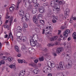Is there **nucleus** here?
Wrapping results in <instances>:
<instances>
[{
	"mask_svg": "<svg viewBox=\"0 0 76 76\" xmlns=\"http://www.w3.org/2000/svg\"><path fill=\"white\" fill-rule=\"evenodd\" d=\"M30 15L28 13H27L26 14L25 16H23L21 18V21L23 22H25V20L26 21H28L29 20V18Z\"/></svg>",
	"mask_w": 76,
	"mask_h": 76,
	"instance_id": "3",
	"label": "nucleus"
},
{
	"mask_svg": "<svg viewBox=\"0 0 76 76\" xmlns=\"http://www.w3.org/2000/svg\"><path fill=\"white\" fill-rule=\"evenodd\" d=\"M19 15L20 16H22L23 17V16L24 15V12H23V11L21 10H20L19 12Z\"/></svg>",
	"mask_w": 76,
	"mask_h": 76,
	"instance_id": "14",
	"label": "nucleus"
},
{
	"mask_svg": "<svg viewBox=\"0 0 76 76\" xmlns=\"http://www.w3.org/2000/svg\"><path fill=\"white\" fill-rule=\"evenodd\" d=\"M53 39L54 40V41H55V40H56V39H57L58 37H57V36H56L53 37Z\"/></svg>",
	"mask_w": 76,
	"mask_h": 76,
	"instance_id": "45",
	"label": "nucleus"
},
{
	"mask_svg": "<svg viewBox=\"0 0 76 76\" xmlns=\"http://www.w3.org/2000/svg\"><path fill=\"white\" fill-rule=\"evenodd\" d=\"M72 64L70 62H69L66 66V69H70L72 67Z\"/></svg>",
	"mask_w": 76,
	"mask_h": 76,
	"instance_id": "15",
	"label": "nucleus"
},
{
	"mask_svg": "<svg viewBox=\"0 0 76 76\" xmlns=\"http://www.w3.org/2000/svg\"><path fill=\"white\" fill-rule=\"evenodd\" d=\"M23 26L25 28H28V25L26 23L23 24Z\"/></svg>",
	"mask_w": 76,
	"mask_h": 76,
	"instance_id": "36",
	"label": "nucleus"
},
{
	"mask_svg": "<svg viewBox=\"0 0 76 76\" xmlns=\"http://www.w3.org/2000/svg\"><path fill=\"white\" fill-rule=\"evenodd\" d=\"M40 23H41L43 25L44 24V20H40Z\"/></svg>",
	"mask_w": 76,
	"mask_h": 76,
	"instance_id": "43",
	"label": "nucleus"
},
{
	"mask_svg": "<svg viewBox=\"0 0 76 76\" xmlns=\"http://www.w3.org/2000/svg\"><path fill=\"white\" fill-rule=\"evenodd\" d=\"M42 15L41 14H39L38 15V17L37 18V19H40V18H42Z\"/></svg>",
	"mask_w": 76,
	"mask_h": 76,
	"instance_id": "31",
	"label": "nucleus"
},
{
	"mask_svg": "<svg viewBox=\"0 0 76 76\" xmlns=\"http://www.w3.org/2000/svg\"><path fill=\"white\" fill-rule=\"evenodd\" d=\"M25 46L24 45H23L21 47V50H25Z\"/></svg>",
	"mask_w": 76,
	"mask_h": 76,
	"instance_id": "41",
	"label": "nucleus"
},
{
	"mask_svg": "<svg viewBox=\"0 0 76 76\" xmlns=\"http://www.w3.org/2000/svg\"><path fill=\"white\" fill-rule=\"evenodd\" d=\"M48 68L46 67H45L43 69V72L44 73H50V72H51V68H50V66H48Z\"/></svg>",
	"mask_w": 76,
	"mask_h": 76,
	"instance_id": "5",
	"label": "nucleus"
},
{
	"mask_svg": "<svg viewBox=\"0 0 76 76\" xmlns=\"http://www.w3.org/2000/svg\"><path fill=\"white\" fill-rule=\"evenodd\" d=\"M52 22H53V23H56V20H55V19H53V20L52 21Z\"/></svg>",
	"mask_w": 76,
	"mask_h": 76,
	"instance_id": "50",
	"label": "nucleus"
},
{
	"mask_svg": "<svg viewBox=\"0 0 76 76\" xmlns=\"http://www.w3.org/2000/svg\"><path fill=\"white\" fill-rule=\"evenodd\" d=\"M21 56V54L20 53H18V57H20Z\"/></svg>",
	"mask_w": 76,
	"mask_h": 76,
	"instance_id": "62",
	"label": "nucleus"
},
{
	"mask_svg": "<svg viewBox=\"0 0 76 76\" xmlns=\"http://www.w3.org/2000/svg\"><path fill=\"white\" fill-rule=\"evenodd\" d=\"M8 37V35L7 34H6L4 36V38H7V39H9L10 38V39H12V41L13 40V35H12V32H10L9 34V36Z\"/></svg>",
	"mask_w": 76,
	"mask_h": 76,
	"instance_id": "4",
	"label": "nucleus"
},
{
	"mask_svg": "<svg viewBox=\"0 0 76 76\" xmlns=\"http://www.w3.org/2000/svg\"><path fill=\"white\" fill-rule=\"evenodd\" d=\"M22 1V0H18V1L17 2V8L16 9V10H18L19 9V8L18 7L19 6V4Z\"/></svg>",
	"mask_w": 76,
	"mask_h": 76,
	"instance_id": "18",
	"label": "nucleus"
},
{
	"mask_svg": "<svg viewBox=\"0 0 76 76\" xmlns=\"http://www.w3.org/2000/svg\"><path fill=\"white\" fill-rule=\"evenodd\" d=\"M62 51H63V48H58L56 50V52L58 54H60Z\"/></svg>",
	"mask_w": 76,
	"mask_h": 76,
	"instance_id": "11",
	"label": "nucleus"
},
{
	"mask_svg": "<svg viewBox=\"0 0 76 76\" xmlns=\"http://www.w3.org/2000/svg\"><path fill=\"white\" fill-rule=\"evenodd\" d=\"M16 36L17 37H20V38H21V37H22L20 36V33H17L16 34Z\"/></svg>",
	"mask_w": 76,
	"mask_h": 76,
	"instance_id": "32",
	"label": "nucleus"
},
{
	"mask_svg": "<svg viewBox=\"0 0 76 76\" xmlns=\"http://www.w3.org/2000/svg\"><path fill=\"white\" fill-rule=\"evenodd\" d=\"M66 28H67V26H66L65 25L63 26H61V28L62 29H66Z\"/></svg>",
	"mask_w": 76,
	"mask_h": 76,
	"instance_id": "34",
	"label": "nucleus"
},
{
	"mask_svg": "<svg viewBox=\"0 0 76 76\" xmlns=\"http://www.w3.org/2000/svg\"><path fill=\"white\" fill-rule=\"evenodd\" d=\"M73 20H76V17H73Z\"/></svg>",
	"mask_w": 76,
	"mask_h": 76,
	"instance_id": "60",
	"label": "nucleus"
},
{
	"mask_svg": "<svg viewBox=\"0 0 76 76\" xmlns=\"http://www.w3.org/2000/svg\"><path fill=\"white\" fill-rule=\"evenodd\" d=\"M24 6L26 7H27L29 9L32 8V5L31 4L28 2H26L25 3Z\"/></svg>",
	"mask_w": 76,
	"mask_h": 76,
	"instance_id": "7",
	"label": "nucleus"
},
{
	"mask_svg": "<svg viewBox=\"0 0 76 76\" xmlns=\"http://www.w3.org/2000/svg\"><path fill=\"white\" fill-rule=\"evenodd\" d=\"M25 71H21L20 72V74H19V76H23L25 74Z\"/></svg>",
	"mask_w": 76,
	"mask_h": 76,
	"instance_id": "20",
	"label": "nucleus"
},
{
	"mask_svg": "<svg viewBox=\"0 0 76 76\" xmlns=\"http://www.w3.org/2000/svg\"><path fill=\"white\" fill-rule=\"evenodd\" d=\"M58 4L56 3V2L54 1H52L51 2V5L53 7H54L55 9H56L58 11H60V5H57Z\"/></svg>",
	"mask_w": 76,
	"mask_h": 76,
	"instance_id": "1",
	"label": "nucleus"
},
{
	"mask_svg": "<svg viewBox=\"0 0 76 76\" xmlns=\"http://www.w3.org/2000/svg\"><path fill=\"white\" fill-rule=\"evenodd\" d=\"M13 60V58L11 57H9L8 58V60L9 61H12Z\"/></svg>",
	"mask_w": 76,
	"mask_h": 76,
	"instance_id": "27",
	"label": "nucleus"
},
{
	"mask_svg": "<svg viewBox=\"0 0 76 76\" xmlns=\"http://www.w3.org/2000/svg\"><path fill=\"white\" fill-rule=\"evenodd\" d=\"M56 67L58 69H60V66L58 65V64H56Z\"/></svg>",
	"mask_w": 76,
	"mask_h": 76,
	"instance_id": "44",
	"label": "nucleus"
},
{
	"mask_svg": "<svg viewBox=\"0 0 76 76\" xmlns=\"http://www.w3.org/2000/svg\"><path fill=\"white\" fill-rule=\"evenodd\" d=\"M32 39V40H33V39H38V36H36V37H35V36H34L33 37H30V39Z\"/></svg>",
	"mask_w": 76,
	"mask_h": 76,
	"instance_id": "16",
	"label": "nucleus"
},
{
	"mask_svg": "<svg viewBox=\"0 0 76 76\" xmlns=\"http://www.w3.org/2000/svg\"><path fill=\"white\" fill-rule=\"evenodd\" d=\"M34 73L36 75L38 74V72L39 71V69H36L34 70Z\"/></svg>",
	"mask_w": 76,
	"mask_h": 76,
	"instance_id": "25",
	"label": "nucleus"
},
{
	"mask_svg": "<svg viewBox=\"0 0 76 76\" xmlns=\"http://www.w3.org/2000/svg\"><path fill=\"white\" fill-rule=\"evenodd\" d=\"M27 1V0H24L23 2H25V1ZM28 2L31 4V3L32 2V0H28Z\"/></svg>",
	"mask_w": 76,
	"mask_h": 76,
	"instance_id": "37",
	"label": "nucleus"
},
{
	"mask_svg": "<svg viewBox=\"0 0 76 76\" xmlns=\"http://www.w3.org/2000/svg\"><path fill=\"white\" fill-rule=\"evenodd\" d=\"M42 51H44L45 52V53H47V52H48V50L47 49V48H43L42 49Z\"/></svg>",
	"mask_w": 76,
	"mask_h": 76,
	"instance_id": "24",
	"label": "nucleus"
},
{
	"mask_svg": "<svg viewBox=\"0 0 76 76\" xmlns=\"http://www.w3.org/2000/svg\"><path fill=\"white\" fill-rule=\"evenodd\" d=\"M33 20L35 23L36 24H38V22L37 19V18H36V17H34Z\"/></svg>",
	"mask_w": 76,
	"mask_h": 76,
	"instance_id": "17",
	"label": "nucleus"
},
{
	"mask_svg": "<svg viewBox=\"0 0 76 76\" xmlns=\"http://www.w3.org/2000/svg\"><path fill=\"white\" fill-rule=\"evenodd\" d=\"M39 61H43L44 60V57L43 56L39 58Z\"/></svg>",
	"mask_w": 76,
	"mask_h": 76,
	"instance_id": "29",
	"label": "nucleus"
},
{
	"mask_svg": "<svg viewBox=\"0 0 76 76\" xmlns=\"http://www.w3.org/2000/svg\"><path fill=\"white\" fill-rule=\"evenodd\" d=\"M54 45L52 43H50L49 44H48L47 45L48 47H51V46H53Z\"/></svg>",
	"mask_w": 76,
	"mask_h": 76,
	"instance_id": "39",
	"label": "nucleus"
},
{
	"mask_svg": "<svg viewBox=\"0 0 76 76\" xmlns=\"http://www.w3.org/2000/svg\"><path fill=\"white\" fill-rule=\"evenodd\" d=\"M9 67L10 68L12 69V68H13V65H9Z\"/></svg>",
	"mask_w": 76,
	"mask_h": 76,
	"instance_id": "57",
	"label": "nucleus"
},
{
	"mask_svg": "<svg viewBox=\"0 0 76 76\" xmlns=\"http://www.w3.org/2000/svg\"><path fill=\"white\" fill-rule=\"evenodd\" d=\"M9 9L11 12L13 11L14 10V7H13V6L10 7L9 8Z\"/></svg>",
	"mask_w": 76,
	"mask_h": 76,
	"instance_id": "35",
	"label": "nucleus"
},
{
	"mask_svg": "<svg viewBox=\"0 0 76 76\" xmlns=\"http://www.w3.org/2000/svg\"><path fill=\"white\" fill-rule=\"evenodd\" d=\"M70 33V30H66V31H65L64 33V35L65 37H67L68 35V34Z\"/></svg>",
	"mask_w": 76,
	"mask_h": 76,
	"instance_id": "12",
	"label": "nucleus"
},
{
	"mask_svg": "<svg viewBox=\"0 0 76 76\" xmlns=\"http://www.w3.org/2000/svg\"><path fill=\"white\" fill-rule=\"evenodd\" d=\"M58 35H60V32H61V31L58 30Z\"/></svg>",
	"mask_w": 76,
	"mask_h": 76,
	"instance_id": "64",
	"label": "nucleus"
},
{
	"mask_svg": "<svg viewBox=\"0 0 76 76\" xmlns=\"http://www.w3.org/2000/svg\"><path fill=\"white\" fill-rule=\"evenodd\" d=\"M34 61L35 63H37L38 62V59H35Z\"/></svg>",
	"mask_w": 76,
	"mask_h": 76,
	"instance_id": "51",
	"label": "nucleus"
},
{
	"mask_svg": "<svg viewBox=\"0 0 76 76\" xmlns=\"http://www.w3.org/2000/svg\"><path fill=\"white\" fill-rule=\"evenodd\" d=\"M53 1H55L56 3L58 4L59 5H62V4H65V2L63 1H59V0H55Z\"/></svg>",
	"mask_w": 76,
	"mask_h": 76,
	"instance_id": "9",
	"label": "nucleus"
},
{
	"mask_svg": "<svg viewBox=\"0 0 76 76\" xmlns=\"http://www.w3.org/2000/svg\"><path fill=\"white\" fill-rule=\"evenodd\" d=\"M37 12V8H33L32 9V14H35Z\"/></svg>",
	"mask_w": 76,
	"mask_h": 76,
	"instance_id": "21",
	"label": "nucleus"
},
{
	"mask_svg": "<svg viewBox=\"0 0 76 76\" xmlns=\"http://www.w3.org/2000/svg\"><path fill=\"white\" fill-rule=\"evenodd\" d=\"M16 31L18 32H20L22 31V28L20 27L19 26L17 27Z\"/></svg>",
	"mask_w": 76,
	"mask_h": 76,
	"instance_id": "19",
	"label": "nucleus"
},
{
	"mask_svg": "<svg viewBox=\"0 0 76 76\" xmlns=\"http://www.w3.org/2000/svg\"><path fill=\"white\" fill-rule=\"evenodd\" d=\"M13 18H11L8 20L10 23V26H11V25H12V23L13 22Z\"/></svg>",
	"mask_w": 76,
	"mask_h": 76,
	"instance_id": "23",
	"label": "nucleus"
},
{
	"mask_svg": "<svg viewBox=\"0 0 76 76\" xmlns=\"http://www.w3.org/2000/svg\"><path fill=\"white\" fill-rule=\"evenodd\" d=\"M45 35H46L47 37H48V38H50V34L49 32H47L46 33H45Z\"/></svg>",
	"mask_w": 76,
	"mask_h": 76,
	"instance_id": "33",
	"label": "nucleus"
},
{
	"mask_svg": "<svg viewBox=\"0 0 76 76\" xmlns=\"http://www.w3.org/2000/svg\"><path fill=\"white\" fill-rule=\"evenodd\" d=\"M4 28H7V25H5L4 26Z\"/></svg>",
	"mask_w": 76,
	"mask_h": 76,
	"instance_id": "63",
	"label": "nucleus"
},
{
	"mask_svg": "<svg viewBox=\"0 0 76 76\" xmlns=\"http://www.w3.org/2000/svg\"><path fill=\"white\" fill-rule=\"evenodd\" d=\"M43 6L45 7L47 6H48V2H46L45 3H44L43 4Z\"/></svg>",
	"mask_w": 76,
	"mask_h": 76,
	"instance_id": "38",
	"label": "nucleus"
},
{
	"mask_svg": "<svg viewBox=\"0 0 76 76\" xmlns=\"http://www.w3.org/2000/svg\"><path fill=\"white\" fill-rule=\"evenodd\" d=\"M50 66H51V68H54L56 66V64L55 63H50Z\"/></svg>",
	"mask_w": 76,
	"mask_h": 76,
	"instance_id": "28",
	"label": "nucleus"
},
{
	"mask_svg": "<svg viewBox=\"0 0 76 76\" xmlns=\"http://www.w3.org/2000/svg\"><path fill=\"white\" fill-rule=\"evenodd\" d=\"M15 49L17 52L19 53V48L17 46H15Z\"/></svg>",
	"mask_w": 76,
	"mask_h": 76,
	"instance_id": "26",
	"label": "nucleus"
},
{
	"mask_svg": "<svg viewBox=\"0 0 76 76\" xmlns=\"http://www.w3.org/2000/svg\"><path fill=\"white\" fill-rule=\"evenodd\" d=\"M32 2L36 4V3H37V0H32Z\"/></svg>",
	"mask_w": 76,
	"mask_h": 76,
	"instance_id": "46",
	"label": "nucleus"
},
{
	"mask_svg": "<svg viewBox=\"0 0 76 76\" xmlns=\"http://www.w3.org/2000/svg\"><path fill=\"white\" fill-rule=\"evenodd\" d=\"M64 63L63 61L60 62L59 64V66H60L61 69L62 70H65V69L64 68Z\"/></svg>",
	"mask_w": 76,
	"mask_h": 76,
	"instance_id": "10",
	"label": "nucleus"
},
{
	"mask_svg": "<svg viewBox=\"0 0 76 76\" xmlns=\"http://www.w3.org/2000/svg\"><path fill=\"white\" fill-rule=\"evenodd\" d=\"M18 61L19 63H25V64H28V62H26L25 60L24 59L21 60L20 59H19L18 60Z\"/></svg>",
	"mask_w": 76,
	"mask_h": 76,
	"instance_id": "13",
	"label": "nucleus"
},
{
	"mask_svg": "<svg viewBox=\"0 0 76 76\" xmlns=\"http://www.w3.org/2000/svg\"><path fill=\"white\" fill-rule=\"evenodd\" d=\"M48 55H49V53H47L44 55V56H48Z\"/></svg>",
	"mask_w": 76,
	"mask_h": 76,
	"instance_id": "54",
	"label": "nucleus"
},
{
	"mask_svg": "<svg viewBox=\"0 0 76 76\" xmlns=\"http://www.w3.org/2000/svg\"><path fill=\"white\" fill-rule=\"evenodd\" d=\"M10 17V16L7 15L5 17V18H6V19H8V18H9Z\"/></svg>",
	"mask_w": 76,
	"mask_h": 76,
	"instance_id": "53",
	"label": "nucleus"
},
{
	"mask_svg": "<svg viewBox=\"0 0 76 76\" xmlns=\"http://www.w3.org/2000/svg\"><path fill=\"white\" fill-rule=\"evenodd\" d=\"M45 30L44 29H43L42 30V34H45Z\"/></svg>",
	"mask_w": 76,
	"mask_h": 76,
	"instance_id": "58",
	"label": "nucleus"
},
{
	"mask_svg": "<svg viewBox=\"0 0 76 76\" xmlns=\"http://www.w3.org/2000/svg\"><path fill=\"white\" fill-rule=\"evenodd\" d=\"M48 76H52V74L51 73H49L48 75Z\"/></svg>",
	"mask_w": 76,
	"mask_h": 76,
	"instance_id": "61",
	"label": "nucleus"
},
{
	"mask_svg": "<svg viewBox=\"0 0 76 76\" xmlns=\"http://www.w3.org/2000/svg\"><path fill=\"white\" fill-rule=\"evenodd\" d=\"M12 67L13 69H16V66H15V65H12Z\"/></svg>",
	"mask_w": 76,
	"mask_h": 76,
	"instance_id": "59",
	"label": "nucleus"
},
{
	"mask_svg": "<svg viewBox=\"0 0 76 76\" xmlns=\"http://www.w3.org/2000/svg\"><path fill=\"white\" fill-rule=\"evenodd\" d=\"M29 66H32V67H36V65L35 64H29Z\"/></svg>",
	"mask_w": 76,
	"mask_h": 76,
	"instance_id": "40",
	"label": "nucleus"
},
{
	"mask_svg": "<svg viewBox=\"0 0 76 76\" xmlns=\"http://www.w3.org/2000/svg\"><path fill=\"white\" fill-rule=\"evenodd\" d=\"M35 31L37 32L38 33L39 32V30L38 28H36L35 29Z\"/></svg>",
	"mask_w": 76,
	"mask_h": 76,
	"instance_id": "42",
	"label": "nucleus"
},
{
	"mask_svg": "<svg viewBox=\"0 0 76 76\" xmlns=\"http://www.w3.org/2000/svg\"><path fill=\"white\" fill-rule=\"evenodd\" d=\"M39 4L38 3H36V5H35V7H39Z\"/></svg>",
	"mask_w": 76,
	"mask_h": 76,
	"instance_id": "48",
	"label": "nucleus"
},
{
	"mask_svg": "<svg viewBox=\"0 0 76 76\" xmlns=\"http://www.w3.org/2000/svg\"><path fill=\"white\" fill-rule=\"evenodd\" d=\"M69 12H70L69 9L68 8L66 9L65 11L64 16V15H60V18L62 19H64V18L65 19L66 18H68V17H69Z\"/></svg>",
	"mask_w": 76,
	"mask_h": 76,
	"instance_id": "2",
	"label": "nucleus"
},
{
	"mask_svg": "<svg viewBox=\"0 0 76 76\" xmlns=\"http://www.w3.org/2000/svg\"><path fill=\"white\" fill-rule=\"evenodd\" d=\"M26 38L25 37H18L17 38V40L19 42H21L22 41H23V42H25V41H26Z\"/></svg>",
	"mask_w": 76,
	"mask_h": 76,
	"instance_id": "6",
	"label": "nucleus"
},
{
	"mask_svg": "<svg viewBox=\"0 0 76 76\" xmlns=\"http://www.w3.org/2000/svg\"><path fill=\"white\" fill-rule=\"evenodd\" d=\"M50 41H54V39L53 37V38H50Z\"/></svg>",
	"mask_w": 76,
	"mask_h": 76,
	"instance_id": "55",
	"label": "nucleus"
},
{
	"mask_svg": "<svg viewBox=\"0 0 76 76\" xmlns=\"http://www.w3.org/2000/svg\"><path fill=\"white\" fill-rule=\"evenodd\" d=\"M39 11L40 13H43L44 12V9L43 8H39Z\"/></svg>",
	"mask_w": 76,
	"mask_h": 76,
	"instance_id": "22",
	"label": "nucleus"
},
{
	"mask_svg": "<svg viewBox=\"0 0 76 76\" xmlns=\"http://www.w3.org/2000/svg\"><path fill=\"white\" fill-rule=\"evenodd\" d=\"M32 50V49L31 48H30L28 49V50L29 51V52H30V51H31Z\"/></svg>",
	"mask_w": 76,
	"mask_h": 76,
	"instance_id": "52",
	"label": "nucleus"
},
{
	"mask_svg": "<svg viewBox=\"0 0 76 76\" xmlns=\"http://www.w3.org/2000/svg\"><path fill=\"white\" fill-rule=\"evenodd\" d=\"M35 45H36L37 47L38 48L41 46V44H39V43L37 42H36Z\"/></svg>",
	"mask_w": 76,
	"mask_h": 76,
	"instance_id": "30",
	"label": "nucleus"
},
{
	"mask_svg": "<svg viewBox=\"0 0 76 76\" xmlns=\"http://www.w3.org/2000/svg\"><path fill=\"white\" fill-rule=\"evenodd\" d=\"M1 64H4V63H5L4 61L3 60H1Z\"/></svg>",
	"mask_w": 76,
	"mask_h": 76,
	"instance_id": "47",
	"label": "nucleus"
},
{
	"mask_svg": "<svg viewBox=\"0 0 76 76\" xmlns=\"http://www.w3.org/2000/svg\"><path fill=\"white\" fill-rule=\"evenodd\" d=\"M64 37L63 38V40H64V41H65L66 39V37H65V36H64Z\"/></svg>",
	"mask_w": 76,
	"mask_h": 76,
	"instance_id": "56",
	"label": "nucleus"
},
{
	"mask_svg": "<svg viewBox=\"0 0 76 76\" xmlns=\"http://www.w3.org/2000/svg\"><path fill=\"white\" fill-rule=\"evenodd\" d=\"M35 41H37L36 39H33L32 40V39H30V42L31 44V45L32 46V47H35V44L36 42H35Z\"/></svg>",
	"mask_w": 76,
	"mask_h": 76,
	"instance_id": "8",
	"label": "nucleus"
},
{
	"mask_svg": "<svg viewBox=\"0 0 76 76\" xmlns=\"http://www.w3.org/2000/svg\"><path fill=\"white\" fill-rule=\"evenodd\" d=\"M53 54V56H55V57H56V56H57V53L56 52H54Z\"/></svg>",
	"mask_w": 76,
	"mask_h": 76,
	"instance_id": "49",
	"label": "nucleus"
}]
</instances>
